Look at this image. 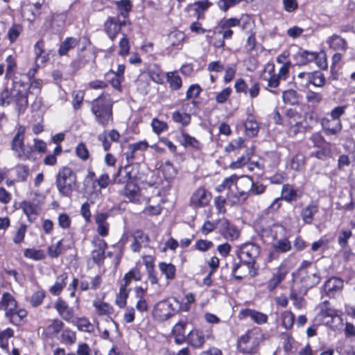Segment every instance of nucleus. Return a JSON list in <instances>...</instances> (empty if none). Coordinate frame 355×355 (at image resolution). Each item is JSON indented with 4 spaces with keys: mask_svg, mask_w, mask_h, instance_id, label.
<instances>
[{
    "mask_svg": "<svg viewBox=\"0 0 355 355\" xmlns=\"http://www.w3.org/2000/svg\"><path fill=\"white\" fill-rule=\"evenodd\" d=\"M113 101L110 94L103 93L92 101V112L98 124L106 126L112 121Z\"/></svg>",
    "mask_w": 355,
    "mask_h": 355,
    "instance_id": "nucleus-1",
    "label": "nucleus"
},
{
    "mask_svg": "<svg viewBox=\"0 0 355 355\" xmlns=\"http://www.w3.org/2000/svg\"><path fill=\"white\" fill-rule=\"evenodd\" d=\"M55 186L61 196H71L77 189L76 174L71 168L62 166L59 168L55 175Z\"/></svg>",
    "mask_w": 355,
    "mask_h": 355,
    "instance_id": "nucleus-2",
    "label": "nucleus"
},
{
    "mask_svg": "<svg viewBox=\"0 0 355 355\" xmlns=\"http://www.w3.org/2000/svg\"><path fill=\"white\" fill-rule=\"evenodd\" d=\"M15 82L13 80V88L6 87L0 94V105H9L15 103L19 112H24L28 106V96L26 93L15 89Z\"/></svg>",
    "mask_w": 355,
    "mask_h": 355,
    "instance_id": "nucleus-3",
    "label": "nucleus"
},
{
    "mask_svg": "<svg viewBox=\"0 0 355 355\" xmlns=\"http://www.w3.org/2000/svg\"><path fill=\"white\" fill-rule=\"evenodd\" d=\"M25 128L19 126L16 134L11 141V149L15 155L21 160L31 159L34 155L33 147L31 145H25L24 140Z\"/></svg>",
    "mask_w": 355,
    "mask_h": 355,
    "instance_id": "nucleus-4",
    "label": "nucleus"
},
{
    "mask_svg": "<svg viewBox=\"0 0 355 355\" xmlns=\"http://www.w3.org/2000/svg\"><path fill=\"white\" fill-rule=\"evenodd\" d=\"M259 340L252 331H248L238 340L237 348L243 354H254L259 350Z\"/></svg>",
    "mask_w": 355,
    "mask_h": 355,
    "instance_id": "nucleus-5",
    "label": "nucleus"
},
{
    "mask_svg": "<svg viewBox=\"0 0 355 355\" xmlns=\"http://www.w3.org/2000/svg\"><path fill=\"white\" fill-rule=\"evenodd\" d=\"M236 180L237 175H232L227 178H225L223 180L222 183L216 187V191L218 192H223L225 190L227 191V200L231 204V205H236L239 204V199L235 196Z\"/></svg>",
    "mask_w": 355,
    "mask_h": 355,
    "instance_id": "nucleus-6",
    "label": "nucleus"
},
{
    "mask_svg": "<svg viewBox=\"0 0 355 355\" xmlns=\"http://www.w3.org/2000/svg\"><path fill=\"white\" fill-rule=\"evenodd\" d=\"M130 178V176H128V172H126L125 170H123L122 168H120L118 171V173L114 178V182L116 184L126 183L124 189V194L130 200L133 201L137 200L138 196V188L132 182H128V180H129Z\"/></svg>",
    "mask_w": 355,
    "mask_h": 355,
    "instance_id": "nucleus-7",
    "label": "nucleus"
},
{
    "mask_svg": "<svg viewBox=\"0 0 355 355\" xmlns=\"http://www.w3.org/2000/svg\"><path fill=\"white\" fill-rule=\"evenodd\" d=\"M300 281L304 289H309L317 285L320 282L316 269L311 265L307 268L302 267L298 270Z\"/></svg>",
    "mask_w": 355,
    "mask_h": 355,
    "instance_id": "nucleus-8",
    "label": "nucleus"
},
{
    "mask_svg": "<svg viewBox=\"0 0 355 355\" xmlns=\"http://www.w3.org/2000/svg\"><path fill=\"white\" fill-rule=\"evenodd\" d=\"M253 186V180L248 175H237L235 196L239 199L241 202H244L249 196H250V191Z\"/></svg>",
    "mask_w": 355,
    "mask_h": 355,
    "instance_id": "nucleus-9",
    "label": "nucleus"
},
{
    "mask_svg": "<svg viewBox=\"0 0 355 355\" xmlns=\"http://www.w3.org/2000/svg\"><path fill=\"white\" fill-rule=\"evenodd\" d=\"M128 21L126 19H122L120 16L109 17L104 23V31L113 41L119 33L122 26H125Z\"/></svg>",
    "mask_w": 355,
    "mask_h": 355,
    "instance_id": "nucleus-10",
    "label": "nucleus"
},
{
    "mask_svg": "<svg viewBox=\"0 0 355 355\" xmlns=\"http://www.w3.org/2000/svg\"><path fill=\"white\" fill-rule=\"evenodd\" d=\"M259 254V248L253 243H246L240 250L239 257L248 267L252 266L256 257Z\"/></svg>",
    "mask_w": 355,
    "mask_h": 355,
    "instance_id": "nucleus-11",
    "label": "nucleus"
},
{
    "mask_svg": "<svg viewBox=\"0 0 355 355\" xmlns=\"http://www.w3.org/2000/svg\"><path fill=\"white\" fill-rule=\"evenodd\" d=\"M174 314L173 304L168 300L157 302L153 310L154 317L159 321H165Z\"/></svg>",
    "mask_w": 355,
    "mask_h": 355,
    "instance_id": "nucleus-12",
    "label": "nucleus"
},
{
    "mask_svg": "<svg viewBox=\"0 0 355 355\" xmlns=\"http://www.w3.org/2000/svg\"><path fill=\"white\" fill-rule=\"evenodd\" d=\"M92 243L94 247L91 253L92 259L94 263L101 266L104 262L107 243L103 239L96 237L93 239Z\"/></svg>",
    "mask_w": 355,
    "mask_h": 355,
    "instance_id": "nucleus-13",
    "label": "nucleus"
},
{
    "mask_svg": "<svg viewBox=\"0 0 355 355\" xmlns=\"http://www.w3.org/2000/svg\"><path fill=\"white\" fill-rule=\"evenodd\" d=\"M295 64L304 66L318 59V53L298 48L297 51L292 55Z\"/></svg>",
    "mask_w": 355,
    "mask_h": 355,
    "instance_id": "nucleus-14",
    "label": "nucleus"
},
{
    "mask_svg": "<svg viewBox=\"0 0 355 355\" xmlns=\"http://www.w3.org/2000/svg\"><path fill=\"white\" fill-rule=\"evenodd\" d=\"M262 80L267 82V87L270 88H276L279 85L282 80L275 72V65L272 63H267L261 74Z\"/></svg>",
    "mask_w": 355,
    "mask_h": 355,
    "instance_id": "nucleus-15",
    "label": "nucleus"
},
{
    "mask_svg": "<svg viewBox=\"0 0 355 355\" xmlns=\"http://www.w3.org/2000/svg\"><path fill=\"white\" fill-rule=\"evenodd\" d=\"M211 200V194L202 187L196 189L191 197V205L194 208L207 206Z\"/></svg>",
    "mask_w": 355,
    "mask_h": 355,
    "instance_id": "nucleus-16",
    "label": "nucleus"
},
{
    "mask_svg": "<svg viewBox=\"0 0 355 355\" xmlns=\"http://www.w3.org/2000/svg\"><path fill=\"white\" fill-rule=\"evenodd\" d=\"M288 273V269L285 265H281L277 270L272 274V277L267 282V289L272 292L278 287L282 281H284Z\"/></svg>",
    "mask_w": 355,
    "mask_h": 355,
    "instance_id": "nucleus-17",
    "label": "nucleus"
},
{
    "mask_svg": "<svg viewBox=\"0 0 355 355\" xmlns=\"http://www.w3.org/2000/svg\"><path fill=\"white\" fill-rule=\"evenodd\" d=\"M319 211V205L315 201L310 202L300 211V216L304 224L311 225L315 216Z\"/></svg>",
    "mask_w": 355,
    "mask_h": 355,
    "instance_id": "nucleus-18",
    "label": "nucleus"
},
{
    "mask_svg": "<svg viewBox=\"0 0 355 355\" xmlns=\"http://www.w3.org/2000/svg\"><path fill=\"white\" fill-rule=\"evenodd\" d=\"M321 125L327 135H335L342 130L341 121H336L333 118L324 117L321 120Z\"/></svg>",
    "mask_w": 355,
    "mask_h": 355,
    "instance_id": "nucleus-19",
    "label": "nucleus"
},
{
    "mask_svg": "<svg viewBox=\"0 0 355 355\" xmlns=\"http://www.w3.org/2000/svg\"><path fill=\"white\" fill-rule=\"evenodd\" d=\"M54 308L64 320L67 322L72 321L74 316L73 309L69 307L64 300L58 298L54 304Z\"/></svg>",
    "mask_w": 355,
    "mask_h": 355,
    "instance_id": "nucleus-20",
    "label": "nucleus"
},
{
    "mask_svg": "<svg viewBox=\"0 0 355 355\" xmlns=\"http://www.w3.org/2000/svg\"><path fill=\"white\" fill-rule=\"evenodd\" d=\"M239 318L241 319L250 318L253 322L259 324L266 323L268 320L266 314L250 309H242L239 313Z\"/></svg>",
    "mask_w": 355,
    "mask_h": 355,
    "instance_id": "nucleus-21",
    "label": "nucleus"
},
{
    "mask_svg": "<svg viewBox=\"0 0 355 355\" xmlns=\"http://www.w3.org/2000/svg\"><path fill=\"white\" fill-rule=\"evenodd\" d=\"M177 140L185 148H191L197 150H200L202 148V144L198 140L184 131H182L177 136Z\"/></svg>",
    "mask_w": 355,
    "mask_h": 355,
    "instance_id": "nucleus-22",
    "label": "nucleus"
},
{
    "mask_svg": "<svg viewBox=\"0 0 355 355\" xmlns=\"http://www.w3.org/2000/svg\"><path fill=\"white\" fill-rule=\"evenodd\" d=\"M64 322L59 319H54L44 329L43 334L48 338H53L60 333L64 328Z\"/></svg>",
    "mask_w": 355,
    "mask_h": 355,
    "instance_id": "nucleus-23",
    "label": "nucleus"
},
{
    "mask_svg": "<svg viewBox=\"0 0 355 355\" xmlns=\"http://www.w3.org/2000/svg\"><path fill=\"white\" fill-rule=\"evenodd\" d=\"M185 38V35L180 31H174L169 33L167 43L169 46L175 49H181Z\"/></svg>",
    "mask_w": 355,
    "mask_h": 355,
    "instance_id": "nucleus-24",
    "label": "nucleus"
},
{
    "mask_svg": "<svg viewBox=\"0 0 355 355\" xmlns=\"http://www.w3.org/2000/svg\"><path fill=\"white\" fill-rule=\"evenodd\" d=\"M34 53L35 55V64L37 67L46 62L49 55L44 51V42L43 40L37 41L34 45Z\"/></svg>",
    "mask_w": 355,
    "mask_h": 355,
    "instance_id": "nucleus-25",
    "label": "nucleus"
},
{
    "mask_svg": "<svg viewBox=\"0 0 355 355\" xmlns=\"http://www.w3.org/2000/svg\"><path fill=\"white\" fill-rule=\"evenodd\" d=\"M6 318L9 322L15 325H19L24 318L27 315V312L24 309H13L5 313Z\"/></svg>",
    "mask_w": 355,
    "mask_h": 355,
    "instance_id": "nucleus-26",
    "label": "nucleus"
},
{
    "mask_svg": "<svg viewBox=\"0 0 355 355\" xmlns=\"http://www.w3.org/2000/svg\"><path fill=\"white\" fill-rule=\"evenodd\" d=\"M282 198L287 202L295 201L301 198V194L299 193L297 189H295L293 186L289 184H286L282 188Z\"/></svg>",
    "mask_w": 355,
    "mask_h": 355,
    "instance_id": "nucleus-27",
    "label": "nucleus"
},
{
    "mask_svg": "<svg viewBox=\"0 0 355 355\" xmlns=\"http://www.w3.org/2000/svg\"><path fill=\"white\" fill-rule=\"evenodd\" d=\"M327 43L330 49L335 51H346L347 48L346 40L338 35H333L329 37Z\"/></svg>",
    "mask_w": 355,
    "mask_h": 355,
    "instance_id": "nucleus-28",
    "label": "nucleus"
},
{
    "mask_svg": "<svg viewBox=\"0 0 355 355\" xmlns=\"http://www.w3.org/2000/svg\"><path fill=\"white\" fill-rule=\"evenodd\" d=\"M68 275L62 272L57 276L55 284L49 288V292L53 295H59L67 285Z\"/></svg>",
    "mask_w": 355,
    "mask_h": 355,
    "instance_id": "nucleus-29",
    "label": "nucleus"
},
{
    "mask_svg": "<svg viewBox=\"0 0 355 355\" xmlns=\"http://www.w3.org/2000/svg\"><path fill=\"white\" fill-rule=\"evenodd\" d=\"M17 303L15 297L9 293H4L0 300V309L4 310L6 312L11 311L17 308Z\"/></svg>",
    "mask_w": 355,
    "mask_h": 355,
    "instance_id": "nucleus-30",
    "label": "nucleus"
},
{
    "mask_svg": "<svg viewBox=\"0 0 355 355\" xmlns=\"http://www.w3.org/2000/svg\"><path fill=\"white\" fill-rule=\"evenodd\" d=\"M147 72L153 82L158 84H162L164 82L163 71L157 64H149L147 68Z\"/></svg>",
    "mask_w": 355,
    "mask_h": 355,
    "instance_id": "nucleus-31",
    "label": "nucleus"
},
{
    "mask_svg": "<svg viewBox=\"0 0 355 355\" xmlns=\"http://www.w3.org/2000/svg\"><path fill=\"white\" fill-rule=\"evenodd\" d=\"M77 339L76 332L69 328L62 329L60 336V341L65 345H73Z\"/></svg>",
    "mask_w": 355,
    "mask_h": 355,
    "instance_id": "nucleus-32",
    "label": "nucleus"
},
{
    "mask_svg": "<svg viewBox=\"0 0 355 355\" xmlns=\"http://www.w3.org/2000/svg\"><path fill=\"white\" fill-rule=\"evenodd\" d=\"M187 339L189 344L196 348L202 347L205 343V336L199 330L191 331L189 334Z\"/></svg>",
    "mask_w": 355,
    "mask_h": 355,
    "instance_id": "nucleus-33",
    "label": "nucleus"
},
{
    "mask_svg": "<svg viewBox=\"0 0 355 355\" xmlns=\"http://www.w3.org/2000/svg\"><path fill=\"white\" fill-rule=\"evenodd\" d=\"M343 286V282L340 279L333 277L325 282L324 291L329 295H331L334 292L340 291Z\"/></svg>",
    "mask_w": 355,
    "mask_h": 355,
    "instance_id": "nucleus-34",
    "label": "nucleus"
},
{
    "mask_svg": "<svg viewBox=\"0 0 355 355\" xmlns=\"http://www.w3.org/2000/svg\"><path fill=\"white\" fill-rule=\"evenodd\" d=\"M6 70L4 78L6 80L11 79L13 78L16 73L17 64L16 56L10 55L6 58Z\"/></svg>",
    "mask_w": 355,
    "mask_h": 355,
    "instance_id": "nucleus-35",
    "label": "nucleus"
},
{
    "mask_svg": "<svg viewBox=\"0 0 355 355\" xmlns=\"http://www.w3.org/2000/svg\"><path fill=\"white\" fill-rule=\"evenodd\" d=\"M185 322H179L173 327L172 329V334L175 336V343L178 345H181L185 341Z\"/></svg>",
    "mask_w": 355,
    "mask_h": 355,
    "instance_id": "nucleus-36",
    "label": "nucleus"
},
{
    "mask_svg": "<svg viewBox=\"0 0 355 355\" xmlns=\"http://www.w3.org/2000/svg\"><path fill=\"white\" fill-rule=\"evenodd\" d=\"M116 5L117 7V10L119 11V15L117 16H120V18L122 19H126V21H128V15L130 11L132 9V5L130 0H121L116 1Z\"/></svg>",
    "mask_w": 355,
    "mask_h": 355,
    "instance_id": "nucleus-37",
    "label": "nucleus"
},
{
    "mask_svg": "<svg viewBox=\"0 0 355 355\" xmlns=\"http://www.w3.org/2000/svg\"><path fill=\"white\" fill-rule=\"evenodd\" d=\"M79 44V40L74 37H67L60 45L58 53L60 55H66Z\"/></svg>",
    "mask_w": 355,
    "mask_h": 355,
    "instance_id": "nucleus-38",
    "label": "nucleus"
},
{
    "mask_svg": "<svg viewBox=\"0 0 355 355\" xmlns=\"http://www.w3.org/2000/svg\"><path fill=\"white\" fill-rule=\"evenodd\" d=\"M159 269L161 272L165 275L168 280H173L175 277L176 268L171 263L160 262L158 265Z\"/></svg>",
    "mask_w": 355,
    "mask_h": 355,
    "instance_id": "nucleus-39",
    "label": "nucleus"
},
{
    "mask_svg": "<svg viewBox=\"0 0 355 355\" xmlns=\"http://www.w3.org/2000/svg\"><path fill=\"white\" fill-rule=\"evenodd\" d=\"M93 306L100 315H110L112 314L114 309L108 303L100 301H93Z\"/></svg>",
    "mask_w": 355,
    "mask_h": 355,
    "instance_id": "nucleus-40",
    "label": "nucleus"
},
{
    "mask_svg": "<svg viewBox=\"0 0 355 355\" xmlns=\"http://www.w3.org/2000/svg\"><path fill=\"white\" fill-rule=\"evenodd\" d=\"M130 289L128 286L121 284L119 292L116 297V304L120 307L123 308L127 304V298L128 297Z\"/></svg>",
    "mask_w": 355,
    "mask_h": 355,
    "instance_id": "nucleus-41",
    "label": "nucleus"
},
{
    "mask_svg": "<svg viewBox=\"0 0 355 355\" xmlns=\"http://www.w3.org/2000/svg\"><path fill=\"white\" fill-rule=\"evenodd\" d=\"M239 26L241 28L242 31L246 33H250L253 32V29L254 27V23L251 17L248 15H243L240 19Z\"/></svg>",
    "mask_w": 355,
    "mask_h": 355,
    "instance_id": "nucleus-42",
    "label": "nucleus"
},
{
    "mask_svg": "<svg viewBox=\"0 0 355 355\" xmlns=\"http://www.w3.org/2000/svg\"><path fill=\"white\" fill-rule=\"evenodd\" d=\"M105 78L107 82L116 90L121 91V83L123 81L122 79L114 73V71L110 70L105 74Z\"/></svg>",
    "mask_w": 355,
    "mask_h": 355,
    "instance_id": "nucleus-43",
    "label": "nucleus"
},
{
    "mask_svg": "<svg viewBox=\"0 0 355 355\" xmlns=\"http://www.w3.org/2000/svg\"><path fill=\"white\" fill-rule=\"evenodd\" d=\"M306 78H309V85H313L315 87H321L326 82L324 76L320 71L311 72V75H305Z\"/></svg>",
    "mask_w": 355,
    "mask_h": 355,
    "instance_id": "nucleus-44",
    "label": "nucleus"
},
{
    "mask_svg": "<svg viewBox=\"0 0 355 355\" xmlns=\"http://www.w3.org/2000/svg\"><path fill=\"white\" fill-rule=\"evenodd\" d=\"M142 275L137 268H132L123 277V285L128 286L132 281H140Z\"/></svg>",
    "mask_w": 355,
    "mask_h": 355,
    "instance_id": "nucleus-45",
    "label": "nucleus"
},
{
    "mask_svg": "<svg viewBox=\"0 0 355 355\" xmlns=\"http://www.w3.org/2000/svg\"><path fill=\"white\" fill-rule=\"evenodd\" d=\"M282 326L285 329H291L295 321V315L290 311H284L280 315Z\"/></svg>",
    "mask_w": 355,
    "mask_h": 355,
    "instance_id": "nucleus-46",
    "label": "nucleus"
},
{
    "mask_svg": "<svg viewBox=\"0 0 355 355\" xmlns=\"http://www.w3.org/2000/svg\"><path fill=\"white\" fill-rule=\"evenodd\" d=\"M24 256L34 261H40L45 258V254L42 250L34 248H26L24 252Z\"/></svg>",
    "mask_w": 355,
    "mask_h": 355,
    "instance_id": "nucleus-47",
    "label": "nucleus"
},
{
    "mask_svg": "<svg viewBox=\"0 0 355 355\" xmlns=\"http://www.w3.org/2000/svg\"><path fill=\"white\" fill-rule=\"evenodd\" d=\"M221 235L226 239L230 241H235L240 236V231L238 227L230 223L227 229L221 234Z\"/></svg>",
    "mask_w": 355,
    "mask_h": 355,
    "instance_id": "nucleus-48",
    "label": "nucleus"
},
{
    "mask_svg": "<svg viewBox=\"0 0 355 355\" xmlns=\"http://www.w3.org/2000/svg\"><path fill=\"white\" fill-rule=\"evenodd\" d=\"M73 323L77 327L79 331L91 333L94 330L93 325L85 318H77Z\"/></svg>",
    "mask_w": 355,
    "mask_h": 355,
    "instance_id": "nucleus-49",
    "label": "nucleus"
},
{
    "mask_svg": "<svg viewBox=\"0 0 355 355\" xmlns=\"http://www.w3.org/2000/svg\"><path fill=\"white\" fill-rule=\"evenodd\" d=\"M172 119L175 123H180L183 126L189 125L191 122L190 114L180 111L174 112L172 114Z\"/></svg>",
    "mask_w": 355,
    "mask_h": 355,
    "instance_id": "nucleus-50",
    "label": "nucleus"
},
{
    "mask_svg": "<svg viewBox=\"0 0 355 355\" xmlns=\"http://www.w3.org/2000/svg\"><path fill=\"white\" fill-rule=\"evenodd\" d=\"M273 248L276 251L285 253L291 250V244L286 238H284L277 239V241L274 243Z\"/></svg>",
    "mask_w": 355,
    "mask_h": 355,
    "instance_id": "nucleus-51",
    "label": "nucleus"
},
{
    "mask_svg": "<svg viewBox=\"0 0 355 355\" xmlns=\"http://www.w3.org/2000/svg\"><path fill=\"white\" fill-rule=\"evenodd\" d=\"M150 125L153 132L157 135H159L168 129V126L166 122L161 121L157 118L153 119Z\"/></svg>",
    "mask_w": 355,
    "mask_h": 355,
    "instance_id": "nucleus-52",
    "label": "nucleus"
},
{
    "mask_svg": "<svg viewBox=\"0 0 355 355\" xmlns=\"http://www.w3.org/2000/svg\"><path fill=\"white\" fill-rule=\"evenodd\" d=\"M14 336V331L10 328L0 331V347L3 349H7L8 346V340Z\"/></svg>",
    "mask_w": 355,
    "mask_h": 355,
    "instance_id": "nucleus-53",
    "label": "nucleus"
},
{
    "mask_svg": "<svg viewBox=\"0 0 355 355\" xmlns=\"http://www.w3.org/2000/svg\"><path fill=\"white\" fill-rule=\"evenodd\" d=\"M211 5V3L208 0L198 1L193 3L194 10L198 13V19H202L204 17L203 12L207 10Z\"/></svg>",
    "mask_w": 355,
    "mask_h": 355,
    "instance_id": "nucleus-54",
    "label": "nucleus"
},
{
    "mask_svg": "<svg viewBox=\"0 0 355 355\" xmlns=\"http://www.w3.org/2000/svg\"><path fill=\"white\" fill-rule=\"evenodd\" d=\"M167 81L173 89L177 90L182 87L181 78L175 72L167 73Z\"/></svg>",
    "mask_w": 355,
    "mask_h": 355,
    "instance_id": "nucleus-55",
    "label": "nucleus"
},
{
    "mask_svg": "<svg viewBox=\"0 0 355 355\" xmlns=\"http://www.w3.org/2000/svg\"><path fill=\"white\" fill-rule=\"evenodd\" d=\"M244 147H245V139L239 137L232 141L227 146H225V150L227 153H231L242 149Z\"/></svg>",
    "mask_w": 355,
    "mask_h": 355,
    "instance_id": "nucleus-56",
    "label": "nucleus"
},
{
    "mask_svg": "<svg viewBox=\"0 0 355 355\" xmlns=\"http://www.w3.org/2000/svg\"><path fill=\"white\" fill-rule=\"evenodd\" d=\"M23 28L20 24H14L8 31V38L10 43L15 42L22 32Z\"/></svg>",
    "mask_w": 355,
    "mask_h": 355,
    "instance_id": "nucleus-57",
    "label": "nucleus"
},
{
    "mask_svg": "<svg viewBox=\"0 0 355 355\" xmlns=\"http://www.w3.org/2000/svg\"><path fill=\"white\" fill-rule=\"evenodd\" d=\"M232 93V89L231 87L224 88L220 92L216 93L215 97L216 103L218 104L225 103L229 100Z\"/></svg>",
    "mask_w": 355,
    "mask_h": 355,
    "instance_id": "nucleus-58",
    "label": "nucleus"
},
{
    "mask_svg": "<svg viewBox=\"0 0 355 355\" xmlns=\"http://www.w3.org/2000/svg\"><path fill=\"white\" fill-rule=\"evenodd\" d=\"M26 225L21 223L19 225L12 238V241L15 244H19L24 241L26 233Z\"/></svg>",
    "mask_w": 355,
    "mask_h": 355,
    "instance_id": "nucleus-59",
    "label": "nucleus"
},
{
    "mask_svg": "<svg viewBox=\"0 0 355 355\" xmlns=\"http://www.w3.org/2000/svg\"><path fill=\"white\" fill-rule=\"evenodd\" d=\"M282 98L284 103L295 105L298 102L297 94L295 90L288 89L283 92Z\"/></svg>",
    "mask_w": 355,
    "mask_h": 355,
    "instance_id": "nucleus-60",
    "label": "nucleus"
},
{
    "mask_svg": "<svg viewBox=\"0 0 355 355\" xmlns=\"http://www.w3.org/2000/svg\"><path fill=\"white\" fill-rule=\"evenodd\" d=\"M119 50L118 54L122 57H125L130 53V42L125 35L120 40L119 42Z\"/></svg>",
    "mask_w": 355,
    "mask_h": 355,
    "instance_id": "nucleus-61",
    "label": "nucleus"
},
{
    "mask_svg": "<svg viewBox=\"0 0 355 355\" xmlns=\"http://www.w3.org/2000/svg\"><path fill=\"white\" fill-rule=\"evenodd\" d=\"M250 159V154L249 152H247L245 154H243L241 157H239L236 161L232 162L230 164V168L232 169H238L245 165L248 161Z\"/></svg>",
    "mask_w": 355,
    "mask_h": 355,
    "instance_id": "nucleus-62",
    "label": "nucleus"
},
{
    "mask_svg": "<svg viewBox=\"0 0 355 355\" xmlns=\"http://www.w3.org/2000/svg\"><path fill=\"white\" fill-rule=\"evenodd\" d=\"M245 130L248 135L255 136L259 130L258 123L252 119H248L245 123Z\"/></svg>",
    "mask_w": 355,
    "mask_h": 355,
    "instance_id": "nucleus-63",
    "label": "nucleus"
},
{
    "mask_svg": "<svg viewBox=\"0 0 355 355\" xmlns=\"http://www.w3.org/2000/svg\"><path fill=\"white\" fill-rule=\"evenodd\" d=\"M304 156L302 154H297L291 159V167L295 171H300L304 166Z\"/></svg>",
    "mask_w": 355,
    "mask_h": 355,
    "instance_id": "nucleus-64",
    "label": "nucleus"
}]
</instances>
